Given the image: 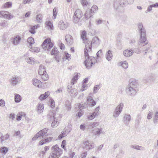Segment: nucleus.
Returning <instances> with one entry per match:
<instances>
[{
	"instance_id": "4be33fe9",
	"label": "nucleus",
	"mask_w": 158,
	"mask_h": 158,
	"mask_svg": "<svg viewBox=\"0 0 158 158\" xmlns=\"http://www.w3.org/2000/svg\"><path fill=\"white\" fill-rule=\"evenodd\" d=\"M21 40V38L20 36L18 35L16 36L13 39V44L15 45H17L19 43Z\"/></svg>"
},
{
	"instance_id": "6e6d98bb",
	"label": "nucleus",
	"mask_w": 158,
	"mask_h": 158,
	"mask_svg": "<svg viewBox=\"0 0 158 158\" xmlns=\"http://www.w3.org/2000/svg\"><path fill=\"white\" fill-rule=\"evenodd\" d=\"M57 14L56 12V8L55 7L53 10V19H55L56 18V16Z\"/></svg>"
},
{
	"instance_id": "2eb2a0df",
	"label": "nucleus",
	"mask_w": 158,
	"mask_h": 158,
	"mask_svg": "<svg viewBox=\"0 0 158 158\" xmlns=\"http://www.w3.org/2000/svg\"><path fill=\"white\" fill-rule=\"evenodd\" d=\"M88 104L90 106H94L96 104V102L94 100L93 98L91 96H88L87 98Z\"/></svg>"
},
{
	"instance_id": "680f3d73",
	"label": "nucleus",
	"mask_w": 158,
	"mask_h": 158,
	"mask_svg": "<svg viewBox=\"0 0 158 158\" xmlns=\"http://www.w3.org/2000/svg\"><path fill=\"white\" fill-rule=\"evenodd\" d=\"M81 4L83 6H86L87 5V2L86 0H81Z\"/></svg>"
},
{
	"instance_id": "e2e57ef3",
	"label": "nucleus",
	"mask_w": 158,
	"mask_h": 158,
	"mask_svg": "<svg viewBox=\"0 0 158 158\" xmlns=\"http://www.w3.org/2000/svg\"><path fill=\"white\" fill-rule=\"evenodd\" d=\"M46 71L45 69H41V71H40V70H39V73L40 75H41L42 74H44L45 73H46Z\"/></svg>"
},
{
	"instance_id": "f257e3e1",
	"label": "nucleus",
	"mask_w": 158,
	"mask_h": 158,
	"mask_svg": "<svg viewBox=\"0 0 158 158\" xmlns=\"http://www.w3.org/2000/svg\"><path fill=\"white\" fill-rule=\"evenodd\" d=\"M137 26L138 30L140 34V38L139 42V45L140 47L144 46V51L145 54L147 53L152 52V50L151 49V46L146 40V31L144 28L143 27L142 23H138Z\"/></svg>"
},
{
	"instance_id": "473e14b6",
	"label": "nucleus",
	"mask_w": 158,
	"mask_h": 158,
	"mask_svg": "<svg viewBox=\"0 0 158 158\" xmlns=\"http://www.w3.org/2000/svg\"><path fill=\"white\" fill-rule=\"evenodd\" d=\"M21 100V96L18 94H16L15 95V101L16 102H19Z\"/></svg>"
},
{
	"instance_id": "5fc2aeb1",
	"label": "nucleus",
	"mask_w": 158,
	"mask_h": 158,
	"mask_svg": "<svg viewBox=\"0 0 158 158\" xmlns=\"http://www.w3.org/2000/svg\"><path fill=\"white\" fill-rule=\"evenodd\" d=\"M114 6L115 8L117 9L120 5V2L118 1L115 2L114 3Z\"/></svg>"
},
{
	"instance_id": "9b49d317",
	"label": "nucleus",
	"mask_w": 158,
	"mask_h": 158,
	"mask_svg": "<svg viewBox=\"0 0 158 158\" xmlns=\"http://www.w3.org/2000/svg\"><path fill=\"white\" fill-rule=\"evenodd\" d=\"M84 146L83 147V149L86 150H89L92 149L94 147V143L91 142L88 140L85 141L83 143Z\"/></svg>"
},
{
	"instance_id": "49530a36",
	"label": "nucleus",
	"mask_w": 158,
	"mask_h": 158,
	"mask_svg": "<svg viewBox=\"0 0 158 158\" xmlns=\"http://www.w3.org/2000/svg\"><path fill=\"white\" fill-rule=\"evenodd\" d=\"M88 87L87 85H86L85 84H82V86L80 89V91H83L86 90Z\"/></svg>"
},
{
	"instance_id": "3c124183",
	"label": "nucleus",
	"mask_w": 158,
	"mask_h": 158,
	"mask_svg": "<svg viewBox=\"0 0 158 158\" xmlns=\"http://www.w3.org/2000/svg\"><path fill=\"white\" fill-rule=\"evenodd\" d=\"M35 26H31L29 30V32L31 34H34L35 33Z\"/></svg>"
},
{
	"instance_id": "f704fd0d",
	"label": "nucleus",
	"mask_w": 158,
	"mask_h": 158,
	"mask_svg": "<svg viewBox=\"0 0 158 158\" xmlns=\"http://www.w3.org/2000/svg\"><path fill=\"white\" fill-rule=\"evenodd\" d=\"M78 75L77 74L74 76V77H73V78H72V80L71 81V85H73L76 82V81L78 79Z\"/></svg>"
},
{
	"instance_id": "72a5a7b5",
	"label": "nucleus",
	"mask_w": 158,
	"mask_h": 158,
	"mask_svg": "<svg viewBox=\"0 0 158 158\" xmlns=\"http://www.w3.org/2000/svg\"><path fill=\"white\" fill-rule=\"evenodd\" d=\"M41 75L42 79L44 81H46L48 80L49 78L48 76L47 73L44 74H42Z\"/></svg>"
},
{
	"instance_id": "4c0bfd02",
	"label": "nucleus",
	"mask_w": 158,
	"mask_h": 158,
	"mask_svg": "<svg viewBox=\"0 0 158 158\" xmlns=\"http://www.w3.org/2000/svg\"><path fill=\"white\" fill-rule=\"evenodd\" d=\"M34 60L35 59L31 57L26 59V61L27 63L32 64H34Z\"/></svg>"
},
{
	"instance_id": "c756f323",
	"label": "nucleus",
	"mask_w": 158,
	"mask_h": 158,
	"mask_svg": "<svg viewBox=\"0 0 158 158\" xmlns=\"http://www.w3.org/2000/svg\"><path fill=\"white\" fill-rule=\"evenodd\" d=\"M153 121L155 125L158 123V111H156L155 114L153 118Z\"/></svg>"
},
{
	"instance_id": "338daca9",
	"label": "nucleus",
	"mask_w": 158,
	"mask_h": 158,
	"mask_svg": "<svg viewBox=\"0 0 158 158\" xmlns=\"http://www.w3.org/2000/svg\"><path fill=\"white\" fill-rule=\"evenodd\" d=\"M55 102L53 100H51L50 102V106L52 108H54L55 107Z\"/></svg>"
},
{
	"instance_id": "ddd939ff",
	"label": "nucleus",
	"mask_w": 158,
	"mask_h": 158,
	"mask_svg": "<svg viewBox=\"0 0 158 158\" xmlns=\"http://www.w3.org/2000/svg\"><path fill=\"white\" fill-rule=\"evenodd\" d=\"M126 92L127 94L131 96H134L136 94L137 90L136 89H134V88H131L127 87L126 89Z\"/></svg>"
},
{
	"instance_id": "423d86ee",
	"label": "nucleus",
	"mask_w": 158,
	"mask_h": 158,
	"mask_svg": "<svg viewBox=\"0 0 158 158\" xmlns=\"http://www.w3.org/2000/svg\"><path fill=\"white\" fill-rule=\"evenodd\" d=\"M48 130V128H45L37 133L32 138L33 141L35 140L39 137L42 139H45V137L48 135L47 132Z\"/></svg>"
},
{
	"instance_id": "58836bf2",
	"label": "nucleus",
	"mask_w": 158,
	"mask_h": 158,
	"mask_svg": "<svg viewBox=\"0 0 158 158\" xmlns=\"http://www.w3.org/2000/svg\"><path fill=\"white\" fill-rule=\"evenodd\" d=\"M45 24L51 30H53V24L50 21H46L45 23Z\"/></svg>"
},
{
	"instance_id": "8fccbe9b",
	"label": "nucleus",
	"mask_w": 158,
	"mask_h": 158,
	"mask_svg": "<svg viewBox=\"0 0 158 158\" xmlns=\"http://www.w3.org/2000/svg\"><path fill=\"white\" fill-rule=\"evenodd\" d=\"M8 151V149L6 147H3L0 148V151L2 153L5 154Z\"/></svg>"
},
{
	"instance_id": "69168bd1",
	"label": "nucleus",
	"mask_w": 158,
	"mask_h": 158,
	"mask_svg": "<svg viewBox=\"0 0 158 158\" xmlns=\"http://www.w3.org/2000/svg\"><path fill=\"white\" fill-rule=\"evenodd\" d=\"M5 105V101L2 99L0 100V106L2 107H3Z\"/></svg>"
},
{
	"instance_id": "c9c22d12",
	"label": "nucleus",
	"mask_w": 158,
	"mask_h": 158,
	"mask_svg": "<svg viewBox=\"0 0 158 158\" xmlns=\"http://www.w3.org/2000/svg\"><path fill=\"white\" fill-rule=\"evenodd\" d=\"M97 115L95 113H90L88 116V118L89 120H91L94 118Z\"/></svg>"
},
{
	"instance_id": "f8f14e48",
	"label": "nucleus",
	"mask_w": 158,
	"mask_h": 158,
	"mask_svg": "<svg viewBox=\"0 0 158 158\" xmlns=\"http://www.w3.org/2000/svg\"><path fill=\"white\" fill-rule=\"evenodd\" d=\"M69 26L68 23L64 22L62 20L60 21L58 23V27L61 30H64L66 29Z\"/></svg>"
},
{
	"instance_id": "79ce46f5",
	"label": "nucleus",
	"mask_w": 158,
	"mask_h": 158,
	"mask_svg": "<svg viewBox=\"0 0 158 158\" xmlns=\"http://www.w3.org/2000/svg\"><path fill=\"white\" fill-rule=\"evenodd\" d=\"M119 64L124 69H127L128 67V63L126 61H124L123 62H120Z\"/></svg>"
},
{
	"instance_id": "a19ab883",
	"label": "nucleus",
	"mask_w": 158,
	"mask_h": 158,
	"mask_svg": "<svg viewBox=\"0 0 158 158\" xmlns=\"http://www.w3.org/2000/svg\"><path fill=\"white\" fill-rule=\"evenodd\" d=\"M27 42L30 44V46H31V45L34 43V40L32 37H29L27 39Z\"/></svg>"
},
{
	"instance_id": "412c9836",
	"label": "nucleus",
	"mask_w": 158,
	"mask_h": 158,
	"mask_svg": "<svg viewBox=\"0 0 158 158\" xmlns=\"http://www.w3.org/2000/svg\"><path fill=\"white\" fill-rule=\"evenodd\" d=\"M52 137H49L45 139L44 140H41L39 142V144L40 145H42L44 144L50 142L52 139Z\"/></svg>"
},
{
	"instance_id": "f3484780",
	"label": "nucleus",
	"mask_w": 158,
	"mask_h": 158,
	"mask_svg": "<svg viewBox=\"0 0 158 158\" xmlns=\"http://www.w3.org/2000/svg\"><path fill=\"white\" fill-rule=\"evenodd\" d=\"M65 40L67 45L68 46L72 45L73 43V37L70 35L67 34L66 35Z\"/></svg>"
},
{
	"instance_id": "37998d69",
	"label": "nucleus",
	"mask_w": 158,
	"mask_h": 158,
	"mask_svg": "<svg viewBox=\"0 0 158 158\" xmlns=\"http://www.w3.org/2000/svg\"><path fill=\"white\" fill-rule=\"evenodd\" d=\"M141 115L139 114H138L137 116L136 119L135 120L136 124L139 125L141 121Z\"/></svg>"
},
{
	"instance_id": "7c9ffc66",
	"label": "nucleus",
	"mask_w": 158,
	"mask_h": 158,
	"mask_svg": "<svg viewBox=\"0 0 158 158\" xmlns=\"http://www.w3.org/2000/svg\"><path fill=\"white\" fill-rule=\"evenodd\" d=\"M103 131H102V128H97L96 131L94 132L95 135L97 136H99L102 133Z\"/></svg>"
},
{
	"instance_id": "2f4dec72",
	"label": "nucleus",
	"mask_w": 158,
	"mask_h": 158,
	"mask_svg": "<svg viewBox=\"0 0 158 158\" xmlns=\"http://www.w3.org/2000/svg\"><path fill=\"white\" fill-rule=\"evenodd\" d=\"M25 114L24 112H21L18 113L17 115L16 120L17 121H20L22 118V116H25Z\"/></svg>"
},
{
	"instance_id": "f03ea898",
	"label": "nucleus",
	"mask_w": 158,
	"mask_h": 158,
	"mask_svg": "<svg viewBox=\"0 0 158 158\" xmlns=\"http://www.w3.org/2000/svg\"><path fill=\"white\" fill-rule=\"evenodd\" d=\"M100 42L99 38L96 36L93 37L91 41L89 40L88 43L85 45V48L84 50L85 55L88 54V52L91 51L92 45L93 46L97 47L100 44Z\"/></svg>"
},
{
	"instance_id": "20e7f679",
	"label": "nucleus",
	"mask_w": 158,
	"mask_h": 158,
	"mask_svg": "<svg viewBox=\"0 0 158 158\" xmlns=\"http://www.w3.org/2000/svg\"><path fill=\"white\" fill-rule=\"evenodd\" d=\"M52 150L49 158H58L62 153V149L57 144L52 147Z\"/></svg>"
},
{
	"instance_id": "bf43d9fd",
	"label": "nucleus",
	"mask_w": 158,
	"mask_h": 158,
	"mask_svg": "<svg viewBox=\"0 0 158 158\" xmlns=\"http://www.w3.org/2000/svg\"><path fill=\"white\" fill-rule=\"evenodd\" d=\"M3 17L9 19H11L10 18V15L9 14V12L7 11V13H5Z\"/></svg>"
},
{
	"instance_id": "c03bdc74",
	"label": "nucleus",
	"mask_w": 158,
	"mask_h": 158,
	"mask_svg": "<svg viewBox=\"0 0 158 158\" xmlns=\"http://www.w3.org/2000/svg\"><path fill=\"white\" fill-rule=\"evenodd\" d=\"M40 49L38 47L31 48L30 50L32 52H38L40 51Z\"/></svg>"
},
{
	"instance_id": "dca6fc26",
	"label": "nucleus",
	"mask_w": 158,
	"mask_h": 158,
	"mask_svg": "<svg viewBox=\"0 0 158 158\" xmlns=\"http://www.w3.org/2000/svg\"><path fill=\"white\" fill-rule=\"evenodd\" d=\"M19 77L14 76L12 77L10 80V85L13 86L16 85L19 82Z\"/></svg>"
},
{
	"instance_id": "774afa93",
	"label": "nucleus",
	"mask_w": 158,
	"mask_h": 158,
	"mask_svg": "<svg viewBox=\"0 0 158 158\" xmlns=\"http://www.w3.org/2000/svg\"><path fill=\"white\" fill-rule=\"evenodd\" d=\"M99 107L98 106L95 109L94 111V113H95L97 115L98 114V112L99 111Z\"/></svg>"
},
{
	"instance_id": "5701e85b",
	"label": "nucleus",
	"mask_w": 158,
	"mask_h": 158,
	"mask_svg": "<svg viewBox=\"0 0 158 158\" xmlns=\"http://www.w3.org/2000/svg\"><path fill=\"white\" fill-rule=\"evenodd\" d=\"M106 59L108 61L112 59L113 55L112 52L110 50H109L105 54Z\"/></svg>"
},
{
	"instance_id": "4d7b16f0",
	"label": "nucleus",
	"mask_w": 158,
	"mask_h": 158,
	"mask_svg": "<svg viewBox=\"0 0 158 158\" xmlns=\"http://www.w3.org/2000/svg\"><path fill=\"white\" fill-rule=\"evenodd\" d=\"M12 3L11 2H9L6 3L4 5L5 7L9 8L11 6Z\"/></svg>"
},
{
	"instance_id": "0eeeda50",
	"label": "nucleus",
	"mask_w": 158,
	"mask_h": 158,
	"mask_svg": "<svg viewBox=\"0 0 158 158\" xmlns=\"http://www.w3.org/2000/svg\"><path fill=\"white\" fill-rule=\"evenodd\" d=\"M53 46V44L51 42V39L49 38L45 39L42 44L43 49L48 52L50 51Z\"/></svg>"
},
{
	"instance_id": "a211bd4d",
	"label": "nucleus",
	"mask_w": 158,
	"mask_h": 158,
	"mask_svg": "<svg viewBox=\"0 0 158 158\" xmlns=\"http://www.w3.org/2000/svg\"><path fill=\"white\" fill-rule=\"evenodd\" d=\"M71 130L69 129V127H65L58 137L59 139H60L63 137L66 136L70 132Z\"/></svg>"
},
{
	"instance_id": "c85d7f7f",
	"label": "nucleus",
	"mask_w": 158,
	"mask_h": 158,
	"mask_svg": "<svg viewBox=\"0 0 158 158\" xmlns=\"http://www.w3.org/2000/svg\"><path fill=\"white\" fill-rule=\"evenodd\" d=\"M49 95V93L48 92H45L44 94L41 95L39 98L41 100H43L45 99Z\"/></svg>"
},
{
	"instance_id": "0e129e2a",
	"label": "nucleus",
	"mask_w": 158,
	"mask_h": 158,
	"mask_svg": "<svg viewBox=\"0 0 158 158\" xmlns=\"http://www.w3.org/2000/svg\"><path fill=\"white\" fill-rule=\"evenodd\" d=\"M153 113L152 112H150L149 113L147 116V118L148 119H151Z\"/></svg>"
},
{
	"instance_id": "a18cd8bd",
	"label": "nucleus",
	"mask_w": 158,
	"mask_h": 158,
	"mask_svg": "<svg viewBox=\"0 0 158 158\" xmlns=\"http://www.w3.org/2000/svg\"><path fill=\"white\" fill-rule=\"evenodd\" d=\"M65 106L68 110H69L71 109V106L69 101H67L65 102Z\"/></svg>"
},
{
	"instance_id": "4468645a",
	"label": "nucleus",
	"mask_w": 158,
	"mask_h": 158,
	"mask_svg": "<svg viewBox=\"0 0 158 158\" xmlns=\"http://www.w3.org/2000/svg\"><path fill=\"white\" fill-rule=\"evenodd\" d=\"M131 119V117L129 114H125L123 116V121L126 126H128Z\"/></svg>"
},
{
	"instance_id": "bb28decb",
	"label": "nucleus",
	"mask_w": 158,
	"mask_h": 158,
	"mask_svg": "<svg viewBox=\"0 0 158 158\" xmlns=\"http://www.w3.org/2000/svg\"><path fill=\"white\" fill-rule=\"evenodd\" d=\"M99 124V123L98 122H94L91 123L89 125V128L92 129L94 130V129H95V128L98 127Z\"/></svg>"
},
{
	"instance_id": "7ed1b4c3",
	"label": "nucleus",
	"mask_w": 158,
	"mask_h": 158,
	"mask_svg": "<svg viewBox=\"0 0 158 158\" xmlns=\"http://www.w3.org/2000/svg\"><path fill=\"white\" fill-rule=\"evenodd\" d=\"M48 116L50 118V120H53V121L51 124V126L53 128L56 127L59 121L61 118V115L56 112L54 110H52L50 112Z\"/></svg>"
},
{
	"instance_id": "e433bc0d",
	"label": "nucleus",
	"mask_w": 158,
	"mask_h": 158,
	"mask_svg": "<svg viewBox=\"0 0 158 158\" xmlns=\"http://www.w3.org/2000/svg\"><path fill=\"white\" fill-rule=\"evenodd\" d=\"M70 56L71 55L68 53L65 52L64 54L63 58V60H69L71 59V58H70Z\"/></svg>"
},
{
	"instance_id": "052dcab7",
	"label": "nucleus",
	"mask_w": 158,
	"mask_h": 158,
	"mask_svg": "<svg viewBox=\"0 0 158 158\" xmlns=\"http://www.w3.org/2000/svg\"><path fill=\"white\" fill-rule=\"evenodd\" d=\"M7 24V22L4 21L2 23H0V26L4 27H6Z\"/></svg>"
},
{
	"instance_id": "9d476101",
	"label": "nucleus",
	"mask_w": 158,
	"mask_h": 158,
	"mask_svg": "<svg viewBox=\"0 0 158 158\" xmlns=\"http://www.w3.org/2000/svg\"><path fill=\"white\" fill-rule=\"evenodd\" d=\"M51 55H55L54 58L56 60L57 62H59V58L60 57V55L57 48L54 47L53 48L51 52Z\"/></svg>"
},
{
	"instance_id": "39448f33",
	"label": "nucleus",
	"mask_w": 158,
	"mask_h": 158,
	"mask_svg": "<svg viewBox=\"0 0 158 158\" xmlns=\"http://www.w3.org/2000/svg\"><path fill=\"white\" fill-rule=\"evenodd\" d=\"M89 52H88V54L85 55V60L84 61L85 65L87 69H89L91 68L92 65L95 63L96 60L95 57L89 56Z\"/></svg>"
},
{
	"instance_id": "603ef678",
	"label": "nucleus",
	"mask_w": 158,
	"mask_h": 158,
	"mask_svg": "<svg viewBox=\"0 0 158 158\" xmlns=\"http://www.w3.org/2000/svg\"><path fill=\"white\" fill-rule=\"evenodd\" d=\"M100 88L99 85H97L95 86L93 89L94 93V94L98 92V91L99 89Z\"/></svg>"
},
{
	"instance_id": "a878e982",
	"label": "nucleus",
	"mask_w": 158,
	"mask_h": 158,
	"mask_svg": "<svg viewBox=\"0 0 158 158\" xmlns=\"http://www.w3.org/2000/svg\"><path fill=\"white\" fill-rule=\"evenodd\" d=\"M133 52L132 50L127 49L124 51L123 54L125 56L128 57L131 56L133 54Z\"/></svg>"
},
{
	"instance_id": "cd10ccee",
	"label": "nucleus",
	"mask_w": 158,
	"mask_h": 158,
	"mask_svg": "<svg viewBox=\"0 0 158 158\" xmlns=\"http://www.w3.org/2000/svg\"><path fill=\"white\" fill-rule=\"evenodd\" d=\"M37 112L39 113H41L43 112L44 110L43 104L39 103L37 106Z\"/></svg>"
},
{
	"instance_id": "864d4df0",
	"label": "nucleus",
	"mask_w": 158,
	"mask_h": 158,
	"mask_svg": "<svg viewBox=\"0 0 158 158\" xmlns=\"http://www.w3.org/2000/svg\"><path fill=\"white\" fill-rule=\"evenodd\" d=\"M66 141L65 140H63L61 144V147L64 149L65 151H66L67 150V149L66 148V147H65V145H66Z\"/></svg>"
},
{
	"instance_id": "13d9d810",
	"label": "nucleus",
	"mask_w": 158,
	"mask_h": 158,
	"mask_svg": "<svg viewBox=\"0 0 158 158\" xmlns=\"http://www.w3.org/2000/svg\"><path fill=\"white\" fill-rule=\"evenodd\" d=\"M3 17L9 19H11L10 18V15L9 14V12L7 11V13H5Z\"/></svg>"
},
{
	"instance_id": "6e6552de",
	"label": "nucleus",
	"mask_w": 158,
	"mask_h": 158,
	"mask_svg": "<svg viewBox=\"0 0 158 158\" xmlns=\"http://www.w3.org/2000/svg\"><path fill=\"white\" fill-rule=\"evenodd\" d=\"M83 13L81 10L79 9H77L75 12L73 16V22L75 23H78Z\"/></svg>"
},
{
	"instance_id": "393cba45",
	"label": "nucleus",
	"mask_w": 158,
	"mask_h": 158,
	"mask_svg": "<svg viewBox=\"0 0 158 158\" xmlns=\"http://www.w3.org/2000/svg\"><path fill=\"white\" fill-rule=\"evenodd\" d=\"M138 84L137 82L135 81H131L130 82L129 84L127 85V87H130L131 88H134V89H136Z\"/></svg>"
},
{
	"instance_id": "1a4fd4ad",
	"label": "nucleus",
	"mask_w": 158,
	"mask_h": 158,
	"mask_svg": "<svg viewBox=\"0 0 158 158\" xmlns=\"http://www.w3.org/2000/svg\"><path fill=\"white\" fill-rule=\"evenodd\" d=\"M123 104L120 103L115 108L113 113V116L114 117H117L121 113L123 107Z\"/></svg>"
},
{
	"instance_id": "b1692460",
	"label": "nucleus",
	"mask_w": 158,
	"mask_h": 158,
	"mask_svg": "<svg viewBox=\"0 0 158 158\" xmlns=\"http://www.w3.org/2000/svg\"><path fill=\"white\" fill-rule=\"evenodd\" d=\"M93 15V14L91 11L87 10L84 14L85 18L86 19H88L89 18H91Z\"/></svg>"
},
{
	"instance_id": "09e8293b",
	"label": "nucleus",
	"mask_w": 158,
	"mask_h": 158,
	"mask_svg": "<svg viewBox=\"0 0 158 158\" xmlns=\"http://www.w3.org/2000/svg\"><path fill=\"white\" fill-rule=\"evenodd\" d=\"M98 9V7L96 5H94L92 7L90 10L92 12L93 14V13L95 12V11H96Z\"/></svg>"
},
{
	"instance_id": "6ab92c4d",
	"label": "nucleus",
	"mask_w": 158,
	"mask_h": 158,
	"mask_svg": "<svg viewBox=\"0 0 158 158\" xmlns=\"http://www.w3.org/2000/svg\"><path fill=\"white\" fill-rule=\"evenodd\" d=\"M81 37L85 45L86 44L88 43L89 40L86 37V32L85 31H83L82 32Z\"/></svg>"
},
{
	"instance_id": "aec40b11",
	"label": "nucleus",
	"mask_w": 158,
	"mask_h": 158,
	"mask_svg": "<svg viewBox=\"0 0 158 158\" xmlns=\"http://www.w3.org/2000/svg\"><path fill=\"white\" fill-rule=\"evenodd\" d=\"M33 84L35 86L39 88H41L42 86V82L40 81L37 79H34L32 80Z\"/></svg>"
},
{
	"instance_id": "de8ad7c7",
	"label": "nucleus",
	"mask_w": 158,
	"mask_h": 158,
	"mask_svg": "<svg viewBox=\"0 0 158 158\" xmlns=\"http://www.w3.org/2000/svg\"><path fill=\"white\" fill-rule=\"evenodd\" d=\"M127 4V3L125 1L121 0L120 1V5L122 7L126 6Z\"/></svg>"
},
{
	"instance_id": "ea45409f",
	"label": "nucleus",
	"mask_w": 158,
	"mask_h": 158,
	"mask_svg": "<svg viewBox=\"0 0 158 158\" xmlns=\"http://www.w3.org/2000/svg\"><path fill=\"white\" fill-rule=\"evenodd\" d=\"M42 15L40 14L36 16V20L39 23L42 22Z\"/></svg>"
}]
</instances>
